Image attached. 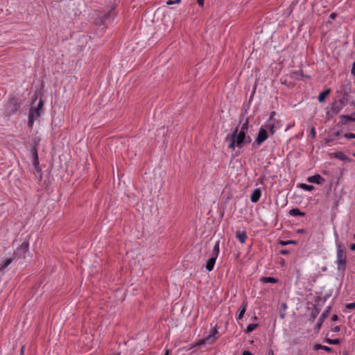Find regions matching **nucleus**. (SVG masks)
<instances>
[{
  "label": "nucleus",
  "mask_w": 355,
  "mask_h": 355,
  "mask_svg": "<svg viewBox=\"0 0 355 355\" xmlns=\"http://www.w3.org/2000/svg\"><path fill=\"white\" fill-rule=\"evenodd\" d=\"M275 121L270 122L269 121H267L265 125V128L269 130V132L272 135L275 133Z\"/></svg>",
  "instance_id": "f3484780"
},
{
  "label": "nucleus",
  "mask_w": 355,
  "mask_h": 355,
  "mask_svg": "<svg viewBox=\"0 0 355 355\" xmlns=\"http://www.w3.org/2000/svg\"><path fill=\"white\" fill-rule=\"evenodd\" d=\"M197 3L200 6H202L204 5V0H197Z\"/></svg>",
  "instance_id": "a18cd8bd"
},
{
  "label": "nucleus",
  "mask_w": 355,
  "mask_h": 355,
  "mask_svg": "<svg viewBox=\"0 0 355 355\" xmlns=\"http://www.w3.org/2000/svg\"><path fill=\"white\" fill-rule=\"evenodd\" d=\"M217 333V329L215 327L213 330V332L210 334L209 336H207L205 338L200 340L199 343L200 345L201 344H211L215 340V334Z\"/></svg>",
  "instance_id": "6e6552de"
},
{
  "label": "nucleus",
  "mask_w": 355,
  "mask_h": 355,
  "mask_svg": "<svg viewBox=\"0 0 355 355\" xmlns=\"http://www.w3.org/2000/svg\"><path fill=\"white\" fill-rule=\"evenodd\" d=\"M242 355H252V353L250 351L245 350L243 352Z\"/></svg>",
  "instance_id": "de8ad7c7"
},
{
  "label": "nucleus",
  "mask_w": 355,
  "mask_h": 355,
  "mask_svg": "<svg viewBox=\"0 0 355 355\" xmlns=\"http://www.w3.org/2000/svg\"><path fill=\"white\" fill-rule=\"evenodd\" d=\"M258 327V324L257 323H251L248 325L246 329L245 330V334H250L252 331H254Z\"/></svg>",
  "instance_id": "5701e85b"
},
{
  "label": "nucleus",
  "mask_w": 355,
  "mask_h": 355,
  "mask_svg": "<svg viewBox=\"0 0 355 355\" xmlns=\"http://www.w3.org/2000/svg\"><path fill=\"white\" fill-rule=\"evenodd\" d=\"M31 153H32L33 157V166H35L37 172L40 173V176L41 178H42L41 169L39 167V159H38L37 150L36 146H33L31 148Z\"/></svg>",
  "instance_id": "0eeeda50"
},
{
  "label": "nucleus",
  "mask_w": 355,
  "mask_h": 355,
  "mask_svg": "<svg viewBox=\"0 0 355 355\" xmlns=\"http://www.w3.org/2000/svg\"><path fill=\"white\" fill-rule=\"evenodd\" d=\"M319 313V311L315 309V311H313L312 313H311V318L313 320H315V318H316L317 315Z\"/></svg>",
  "instance_id": "72a5a7b5"
},
{
  "label": "nucleus",
  "mask_w": 355,
  "mask_h": 355,
  "mask_svg": "<svg viewBox=\"0 0 355 355\" xmlns=\"http://www.w3.org/2000/svg\"><path fill=\"white\" fill-rule=\"evenodd\" d=\"M346 308L348 309H355V302L347 304L346 305Z\"/></svg>",
  "instance_id": "473e14b6"
},
{
  "label": "nucleus",
  "mask_w": 355,
  "mask_h": 355,
  "mask_svg": "<svg viewBox=\"0 0 355 355\" xmlns=\"http://www.w3.org/2000/svg\"><path fill=\"white\" fill-rule=\"evenodd\" d=\"M322 349L327 352H332V351H333V349L331 347H329L325 346V345L323 346Z\"/></svg>",
  "instance_id": "e433bc0d"
},
{
  "label": "nucleus",
  "mask_w": 355,
  "mask_h": 355,
  "mask_svg": "<svg viewBox=\"0 0 355 355\" xmlns=\"http://www.w3.org/2000/svg\"><path fill=\"white\" fill-rule=\"evenodd\" d=\"M164 355H169V350L168 349L166 350Z\"/></svg>",
  "instance_id": "4d7b16f0"
},
{
  "label": "nucleus",
  "mask_w": 355,
  "mask_h": 355,
  "mask_svg": "<svg viewBox=\"0 0 355 355\" xmlns=\"http://www.w3.org/2000/svg\"><path fill=\"white\" fill-rule=\"evenodd\" d=\"M166 4L167 5H172V4H174V1H172V0H168L166 1Z\"/></svg>",
  "instance_id": "09e8293b"
},
{
  "label": "nucleus",
  "mask_w": 355,
  "mask_h": 355,
  "mask_svg": "<svg viewBox=\"0 0 355 355\" xmlns=\"http://www.w3.org/2000/svg\"><path fill=\"white\" fill-rule=\"evenodd\" d=\"M261 282L263 283H271L276 284L278 282V279L271 277H263L261 278Z\"/></svg>",
  "instance_id": "a211bd4d"
},
{
  "label": "nucleus",
  "mask_w": 355,
  "mask_h": 355,
  "mask_svg": "<svg viewBox=\"0 0 355 355\" xmlns=\"http://www.w3.org/2000/svg\"><path fill=\"white\" fill-rule=\"evenodd\" d=\"M24 346H22L21 348V351H20L21 355L24 354Z\"/></svg>",
  "instance_id": "6e6d98bb"
},
{
  "label": "nucleus",
  "mask_w": 355,
  "mask_h": 355,
  "mask_svg": "<svg viewBox=\"0 0 355 355\" xmlns=\"http://www.w3.org/2000/svg\"><path fill=\"white\" fill-rule=\"evenodd\" d=\"M315 135H316V132H315V128H312L310 130V135L311 136L312 138H315Z\"/></svg>",
  "instance_id": "c9c22d12"
},
{
  "label": "nucleus",
  "mask_w": 355,
  "mask_h": 355,
  "mask_svg": "<svg viewBox=\"0 0 355 355\" xmlns=\"http://www.w3.org/2000/svg\"><path fill=\"white\" fill-rule=\"evenodd\" d=\"M217 258L211 256V257H210L207 263H206V265H205V268L206 269L208 270V271H211L213 269H214V266L215 265V263H216V260Z\"/></svg>",
  "instance_id": "4468645a"
},
{
  "label": "nucleus",
  "mask_w": 355,
  "mask_h": 355,
  "mask_svg": "<svg viewBox=\"0 0 355 355\" xmlns=\"http://www.w3.org/2000/svg\"><path fill=\"white\" fill-rule=\"evenodd\" d=\"M351 73L354 76H355V61L352 63V69H351Z\"/></svg>",
  "instance_id": "4c0bfd02"
},
{
  "label": "nucleus",
  "mask_w": 355,
  "mask_h": 355,
  "mask_svg": "<svg viewBox=\"0 0 355 355\" xmlns=\"http://www.w3.org/2000/svg\"><path fill=\"white\" fill-rule=\"evenodd\" d=\"M249 119H246L245 121L242 124L240 131L246 133L248 130Z\"/></svg>",
  "instance_id": "a878e982"
},
{
  "label": "nucleus",
  "mask_w": 355,
  "mask_h": 355,
  "mask_svg": "<svg viewBox=\"0 0 355 355\" xmlns=\"http://www.w3.org/2000/svg\"><path fill=\"white\" fill-rule=\"evenodd\" d=\"M28 252V242H24L17 248L15 254L18 257V259H25L26 254Z\"/></svg>",
  "instance_id": "20e7f679"
},
{
  "label": "nucleus",
  "mask_w": 355,
  "mask_h": 355,
  "mask_svg": "<svg viewBox=\"0 0 355 355\" xmlns=\"http://www.w3.org/2000/svg\"><path fill=\"white\" fill-rule=\"evenodd\" d=\"M340 134V130H338L336 131L335 133H334V136L335 137H338Z\"/></svg>",
  "instance_id": "864d4df0"
},
{
  "label": "nucleus",
  "mask_w": 355,
  "mask_h": 355,
  "mask_svg": "<svg viewBox=\"0 0 355 355\" xmlns=\"http://www.w3.org/2000/svg\"><path fill=\"white\" fill-rule=\"evenodd\" d=\"M110 15V12H109L107 13V15H104L103 16H101V18H102L103 19H104V20H107V17H108V15Z\"/></svg>",
  "instance_id": "49530a36"
},
{
  "label": "nucleus",
  "mask_w": 355,
  "mask_h": 355,
  "mask_svg": "<svg viewBox=\"0 0 355 355\" xmlns=\"http://www.w3.org/2000/svg\"><path fill=\"white\" fill-rule=\"evenodd\" d=\"M324 342L329 345H338L340 343V340L338 338L336 339H331L329 338H325Z\"/></svg>",
  "instance_id": "412c9836"
},
{
  "label": "nucleus",
  "mask_w": 355,
  "mask_h": 355,
  "mask_svg": "<svg viewBox=\"0 0 355 355\" xmlns=\"http://www.w3.org/2000/svg\"><path fill=\"white\" fill-rule=\"evenodd\" d=\"M340 93L341 94V98L339 100V104H341V107H345L349 103V98H351L352 93V85L350 83L343 85L340 87Z\"/></svg>",
  "instance_id": "f03ea898"
},
{
  "label": "nucleus",
  "mask_w": 355,
  "mask_h": 355,
  "mask_svg": "<svg viewBox=\"0 0 355 355\" xmlns=\"http://www.w3.org/2000/svg\"><path fill=\"white\" fill-rule=\"evenodd\" d=\"M218 254H219V241H218L214 246V249H213V252H212V254H211V256L217 258L218 256Z\"/></svg>",
  "instance_id": "4be33fe9"
},
{
  "label": "nucleus",
  "mask_w": 355,
  "mask_h": 355,
  "mask_svg": "<svg viewBox=\"0 0 355 355\" xmlns=\"http://www.w3.org/2000/svg\"><path fill=\"white\" fill-rule=\"evenodd\" d=\"M296 355H303V354L299 351Z\"/></svg>",
  "instance_id": "680f3d73"
},
{
  "label": "nucleus",
  "mask_w": 355,
  "mask_h": 355,
  "mask_svg": "<svg viewBox=\"0 0 355 355\" xmlns=\"http://www.w3.org/2000/svg\"><path fill=\"white\" fill-rule=\"evenodd\" d=\"M276 115V112L275 111H272L270 112V117L268 119V121H270V122H272V121H276L275 119V116Z\"/></svg>",
  "instance_id": "c756f323"
},
{
  "label": "nucleus",
  "mask_w": 355,
  "mask_h": 355,
  "mask_svg": "<svg viewBox=\"0 0 355 355\" xmlns=\"http://www.w3.org/2000/svg\"><path fill=\"white\" fill-rule=\"evenodd\" d=\"M268 137L267 131L266 129L261 128L259 130L257 137L256 139V143L258 146H260L264 142Z\"/></svg>",
  "instance_id": "423d86ee"
},
{
  "label": "nucleus",
  "mask_w": 355,
  "mask_h": 355,
  "mask_svg": "<svg viewBox=\"0 0 355 355\" xmlns=\"http://www.w3.org/2000/svg\"><path fill=\"white\" fill-rule=\"evenodd\" d=\"M336 16H337L336 13L332 12V13H331L329 17L331 19H334L336 17Z\"/></svg>",
  "instance_id": "c03bdc74"
},
{
  "label": "nucleus",
  "mask_w": 355,
  "mask_h": 355,
  "mask_svg": "<svg viewBox=\"0 0 355 355\" xmlns=\"http://www.w3.org/2000/svg\"><path fill=\"white\" fill-rule=\"evenodd\" d=\"M343 355H349L347 352H345Z\"/></svg>",
  "instance_id": "0e129e2a"
},
{
  "label": "nucleus",
  "mask_w": 355,
  "mask_h": 355,
  "mask_svg": "<svg viewBox=\"0 0 355 355\" xmlns=\"http://www.w3.org/2000/svg\"><path fill=\"white\" fill-rule=\"evenodd\" d=\"M14 255H15V257H13L12 260H13V259H15V257H16V255H15V254H14Z\"/></svg>",
  "instance_id": "69168bd1"
},
{
  "label": "nucleus",
  "mask_w": 355,
  "mask_h": 355,
  "mask_svg": "<svg viewBox=\"0 0 355 355\" xmlns=\"http://www.w3.org/2000/svg\"><path fill=\"white\" fill-rule=\"evenodd\" d=\"M353 156L355 157V153L353 154Z\"/></svg>",
  "instance_id": "338daca9"
},
{
  "label": "nucleus",
  "mask_w": 355,
  "mask_h": 355,
  "mask_svg": "<svg viewBox=\"0 0 355 355\" xmlns=\"http://www.w3.org/2000/svg\"><path fill=\"white\" fill-rule=\"evenodd\" d=\"M307 181L311 183L322 184L325 182V180L320 175L315 174L314 175L309 177L307 178Z\"/></svg>",
  "instance_id": "1a4fd4ad"
},
{
  "label": "nucleus",
  "mask_w": 355,
  "mask_h": 355,
  "mask_svg": "<svg viewBox=\"0 0 355 355\" xmlns=\"http://www.w3.org/2000/svg\"><path fill=\"white\" fill-rule=\"evenodd\" d=\"M299 187L308 191H311L314 189V187L313 185H309L303 183L300 184Z\"/></svg>",
  "instance_id": "393cba45"
},
{
  "label": "nucleus",
  "mask_w": 355,
  "mask_h": 355,
  "mask_svg": "<svg viewBox=\"0 0 355 355\" xmlns=\"http://www.w3.org/2000/svg\"><path fill=\"white\" fill-rule=\"evenodd\" d=\"M351 105H353L355 107V101L351 102Z\"/></svg>",
  "instance_id": "052dcab7"
},
{
  "label": "nucleus",
  "mask_w": 355,
  "mask_h": 355,
  "mask_svg": "<svg viewBox=\"0 0 355 355\" xmlns=\"http://www.w3.org/2000/svg\"><path fill=\"white\" fill-rule=\"evenodd\" d=\"M12 261V258L5 259L4 261L3 262V263L1 264V266H0V270L5 269L6 267H8L11 263Z\"/></svg>",
  "instance_id": "b1692460"
},
{
  "label": "nucleus",
  "mask_w": 355,
  "mask_h": 355,
  "mask_svg": "<svg viewBox=\"0 0 355 355\" xmlns=\"http://www.w3.org/2000/svg\"><path fill=\"white\" fill-rule=\"evenodd\" d=\"M343 107H341V104H340L339 106L333 105L331 109L335 113H338Z\"/></svg>",
  "instance_id": "c85d7f7f"
},
{
  "label": "nucleus",
  "mask_w": 355,
  "mask_h": 355,
  "mask_svg": "<svg viewBox=\"0 0 355 355\" xmlns=\"http://www.w3.org/2000/svg\"><path fill=\"white\" fill-rule=\"evenodd\" d=\"M338 320V317L336 314H334L331 317V320L332 321H336Z\"/></svg>",
  "instance_id": "37998d69"
},
{
  "label": "nucleus",
  "mask_w": 355,
  "mask_h": 355,
  "mask_svg": "<svg viewBox=\"0 0 355 355\" xmlns=\"http://www.w3.org/2000/svg\"><path fill=\"white\" fill-rule=\"evenodd\" d=\"M340 117V121L339 123L341 125L347 124L348 122H349L351 121V116H349V115L343 114Z\"/></svg>",
  "instance_id": "aec40b11"
},
{
  "label": "nucleus",
  "mask_w": 355,
  "mask_h": 355,
  "mask_svg": "<svg viewBox=\"0 0 355 355\" xmlns=\"http://www.w3.org/2000/svg\"><path fill=\"white\" fill-rule=\"evenodd\" d=\"M44 102L42 98L40 99L37 108L31 107L30 111H33V114H35V118H38L40 116V110L42 109Z\"/></svg>",
  "instance_id": "9d476101"
},
{
  "label": "nucleus",
  "mask_w": 355,
  "mask_h": 355,
  "mask_svg": "<svg viewBox=\"0 0 355 355\" xmlns=\"http://www.w3.org/2000/svg\"><path fill=\"white\" fill-rule=\"evenodd\" d=\"M331 331H333L334 332H338L340 331V326H336V327L331 328Z\"/></svg>",
  "instance_id": "58836bf2"
},
{
  "label": "nucleus",
  "mask_w": 355,
  "mask_h": 355,
  "mask_svg": "<svg viewBox=\"0 0 355 355\" xmlns=\"http://www.w3.org/2000/svg\"><path fill=\"white\" fill-rule=\"evenodd\" d=\"M10 103H14L15 110H17V107H19V105H18V104L16 103L15 99H12V100H10Z\"/></svg>",
  "instance_id": "a19ab883"
},
{
  "label": "nucleus",
  "mask_w": 355,
  "mask_h": 355,
  "mask_svg": "<svg viewBox=\"0 0 355 355\" xmlns=\"http://www.w3.org/2000/svg\"><path fill=\"white\" fill-rule=\"evenodd\" d=\"M236 237L238 239L241 243H244L248 238L245 231H238L236 232Z\"/></svg>",
  "instance_id": "ddd939ff"
},
{
  "label": "nucleus",
  "mask_w": 355,
  "mask_h": 355,
  "mask_svg": "<svg viewBox=\"0 0 355 355\" xmlns=\"http://www.w3.org/2000/svg\"><path fill=\"white\" fill-rule=\"evenodd\" d=\"M181 0H175L174 3H180Z\"/></svg>",
  "instance_id": "13d9d810"
},
{
  "label": "nucleus",
  "mask_w": 355,
  "mask_h": 355,
  "mask_svg": "<svg viewBox=\"0 0 355 355\" xmlns=\"http://www.w3.org/2000/svg\"><path fill=\"white\" fill-rule=\"evenodd\" d=\"M261 196V191L260 189H256L254 190L253 193L250 196V200L252 201V202L254 203L257 202L259 200Z\"/></svg>",
  "instance_id": "9b49d317"
},
{
  "label": "nucleus",
  "mask_w": 355,
  "mask_h": 355,
  "mask_svg": "<svg viewBox=\"0 0 355 355\" xmlns=\"http://www.w3.org/2000/svg\"><path fill=\"white\" fill-rule=\"evenodd\" d=\"M245 133L243 131L239 132V127H236L231 134L227 136L225 140L228 141L229 139H233L237 144L238 147H242L245 141Z\"/></svg>",
  "instance_id": "7ed1b4c3"
},
{
  "label": "nucleus",
  "mask_w": 355,
  "mask_h": 355,
  "mask_svg": "<svg viewBox=\"0 0 355 355\" xmlns=\"http://www.w3.org/2000/svg\"><path fill=\"white\" fill-rule=\"evenodd\" d=\"M37 118H35V114H33V111H29V113H28V125L29 128H32V126L33 125V123H34V121Z\"/></svg>",
  "instance_id": "6ab92c4d"
},
{
  "label": "nucleus",
  "mask_w": 355,
  "mask_h": 355,
  "mask_svg": "<svg viewBox=\"0 0 355 355\" xmlns=\"http://www.w3.org/2000/svg\"><path fill=\"white\" fill-rule=\"evenodd\" d=\"M344 137L346 138V139H355V134L354 133H345L344 135Z\"/></svg>",
  "instance_id": "7c9ffc66"
},
{
  "label": "nucleus",
  "mask_w": 355,
  "mask_h": 355,
  "mask_svg": "<svg viewBox=\"0 0 355 355\" xmlns=\"http://www.w3.org/2000/svg\"><path fill=\"white\" fill-rule=\"evenodd\" d=\"M267 355H274L273 350H272V349H270V350L268 352Z\"/></svg>",
  "instance_id": "603ef678"
},
{
  "label": "nucleus",
  "mask_w": 355,
  "mask_h": 355,
  "mask_svg": "<svg viewBox=\"0 0 355 355\" xmlns=\"http://www.w3.org/2000/svg\"><path fill=\"white\" fill-rule=\"evenodd\" d=\"M279 315H280V317L283 319V318H284L285 313H283V312L282 311V310H281V311H280V313H279Z\"/></svg>",
  "instance_id": "3c124183"
},
{
  "label": "nucleus",
  "mask_w": 355,
  "mask_h": 355,
  "mask_svg": "<svg viewBox=\"0 0 355 355\" xmlns=\"http://www.w3.org/2000/svg\"><path fill=\"white\" fill-rule=\"evenodd\" d=\"M354 115H355V113L352 114L351 116V121H354L355 122V118L354 117Z\"/></svg>",
  "instance_id": "8fccbe9b"
},
{
  "label": "nucleus",
  "mask_w": 355,
  "mask_h": 355,
  "mask_svg": "<svg viewBox=\"0 0 355 355\" xmlns=\"http://www.w3.org/2000/svg\"><path fill=\"white\" fill-rule=\"evenodd\" d=\"M350 249L352 250H355V243H352L351 245H350Z\"/></svg>",
  "instance_id": "5fc2aeb1"
},
{
  "label": "nucleus",
  "mask_w": 355,
  "mask_h": 355,
  "mask_svg": "<svg viewBox=\"0 0 355 355\" xmlns=\"http://www.w3.org/2000/svg\"><path fill=\"white\" fill-rule=\"evenodd\" d=\"M252 141V139L250 136L245 135V141L243 142V145L248 144Z\"/></svg>",
  "instance_id": "2f4dec72"
},
{
  "label": "nucleus",
  "mask_w": 355,
  "mask_h": 355,
  "mask_svg": "<svg viewBox=\"0 0 355 355\" xmlns=\"http://www.w3.org/2000/svg\"><path fill=\"white\" fill-rule=\"evenodd\" d=\"M230 141V143L228 146L229 148L230 149H234L235 146H237V144H236V141L233 139H229Z\"/></svg>",
  "instance_id": "cd10ccee"
},
{
  "label": "nucleus",
  "mask_w": 355,
  "mask_h": 355,
  "mask_svg": "<svg viewBox=\"0 0 355 355\" xmlns=\"http://www.w3.org/2000/svg\"><path fill=\"white\" fill-rule=\"evenodd\" d=\"M298 232H300V233H302V232H304V230L303 229H300L297 231Z\"/></svg>",
  "instance_id": "bf43d9fd"
},
{
  "label": "nucleus",
  "mask_w": 355,
  "mask_h": 355,
  "mask_svg": "<svg viewBox=\"0 0 355 355\" xmlns=\"http://www.w3.org/2000/svg\"><path fill=\"white\" fill-rule=\"evenodd\" d=\"M337 253H336V262L338 270L339 271L344 272L346 269L347 264V255L346 250L343 243H338L336 245Z\"/></svg>",
  "instance_id": "f257e3e1"
},
{
  "label": "nucleus",
  "mask_w": 355,
  "mask_h": 355,
  "mask_svg": "<svg viewBox=\"0 0 355 355\" xmlns=\"http://www.w3.org/2000/svg\"><path fill=\"white\" fill-rule=\"evenodd\" d=\"M331 307L328 306L327 309L321 314L317 324L315 326V331L318 332L320 329L324 320L329 315Z\"/></svg>",
  "instance_id": "39448f33"
},
{
  "label": "nucleus",
  "mask_w": 355,
  "mask_h": 355,
  "mask_svg": "<svg viewBox=\"0 0 355 355\" xmlns=\"http://www.w3.org/2000/svg\"><path fill=\"white\" fill-rule=\"evenodd\" d=\"M287 309L286 303L284 302L281 304V310H286Z\"/></svg>",
  "instance_id": "79ce46f5"
},
{
  "label": "nucleus",
  "mask_w": 355,
  "mask_h": 355,
  "mask_svg": "<svg viewBox=\"0 0 355 355\" xmlns=\"http://www.w3.org/2000/svg\"><path fill=\"white\" fill-rule=\"evenodd\" d=\"M296 243H297V242L295 241H292V240H289V241H279V244L282 246L286 245L288 244H296Z\"/></svg>",
  "instance_id": "bb28decb"
},
{
  "label": "nucleus",
  "mask_w": 355,
  "mask_h": 355,
  "mask_svg": "<svg viewBox=\"0 0 355 355\" xmlns=\"http://www.w3.org/2000/svg\"><path fill=\"white\" fill-rule=\"evenodd\" d=\"M337 157H340L341 159H345V158H344V157H343L342 156H340V157L337 156Z\"/></svg>",
  "instance_id": "e2e57ef3"
},
{
  "label": "nucleus",
  "mask_w": 355,
  "mask_h": 355,
  "mask_svg": "<svg viewBox=\"0 0 355 355\" xmlns=\"http://www.w3.org/2000/svg\"><path fill=\"white\" fill-rule=\"evenodd\" d=\"M247 306H248L247 302H243L242 303V304L241 305V306L239 307V309L238 310L239 313H238L237 317H236V319L238 320H241L243 318V315H244V313H245V312L246 311Z\"/></svg>",
  "instance_id": "f8f14e48"
},
{
  "label": "nucleus",
  "mask_w": 355,
  "mask_h": 355,
  "mask_svg": "<svg viewBox=\"0 0 355 355\" xmlns=\"http://www.w3.org/2000/svg\"><path fill=\"white\" fill-rule=\"evenodd\" d=\"M280 254L283 255H286L289 254V251L288 250H282L280 251Z\"/></svg>",
  "instance_id": "ea45409f"
},
{
  "label": "nucleus",
  "mask_w": 355,
  "mask_h": 355,
  "mask_svg": "<svg viewBox=\"0 0 355 355\" xmlns=\"http://www.w3.org/2000/svg\"><path fill=\"white\" fill-rule=\"evenodd\" d=\"M323 346H324V345H320V344H315V345H314V347H313V349H314L315 350L322 349Z\"/></svg>",
  "instance_id": "f704fd0d"
},
{
  "label": "nucleus",
  "mask_w": 355,
  "mask_h": 355,
  "mask_svg": "<svg viewBox=\"0 0 355 355\" xmlns=\"http://www.w3.org/2000/svg\"><path fill=\"white\" fill-rule=\"evenodd\" d=\"M354 238L355 239V233H354Z\"/></svg>",
  "instance_id": "774afa93"
},
{
  "label": "nucleus",
  "mask_w": 355,
  "mask_h": 355,
  "mask_svg": "<svg viewBox=\"0 0 355 355\" xmlns=\"http://www.w3.org/2000/svg\"><path fill=\"white\" fill-rule=\"evenodd\" d=\"M289 214L293 216H304L305 213L301 211L298 208H294L289 210Z\"/></svg>",
  "instance_id": "2eb2a0df"
},
{
  "label": "nucleus",
  "mask_w": 355,
  "mask_h": 355,
  "mask_svg": "<svg viewBox=\"0 0 355 355\" xmlns=\"http://www.w3.org/2000/svg\"><path fill=\"white\" fill-rule=\"evenodd\" d=\"M330 92V89H327L326 90H324L323 92H320L318 97V101L320 103L323 102L326 97L329 94Z\"/></svg>",
  "instance_id": "dca6fc26"
}]
</instances>
